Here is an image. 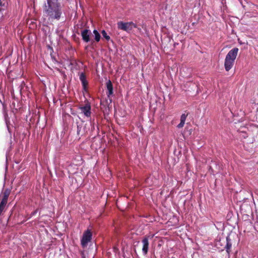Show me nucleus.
Returning <instances> with one entry per match:
<instances>
[{
  "instance_id": "f3484780",
  "label": "nucleus",
  "mask_w": 258,
  "mask_h": 258,
  "mask_svg": "<svg viewBox=\"0 0 258 258\" xmlns=\"http://www.w3.org/2000/svg\"><path fill=\"white\" fill-rule=\"evenodd\" d=\"M82 258H85V256L84 255H83Z\"/></svg>"
},
{
  "instance_id": "20e7f679",
  "label": "nucleus",
  "mask_w": 258,
  "mask_h": 258,
  "mask_svg": "<svg viewBox=\"0 0 258 258\" xmlns=\"http://www.w3.org/2000/svg\"><path fill=\"white\" fill-rule=\"evenodd\" d=\"M10 195V191L6 190L3 194V198L0 203V215L4 211L5 206L7 203L8 199Z\"/></svg>"
},
{
  "instance_id": "ddd939ff",
  "label": "nucleus",
  "mask_w": 258,
  "mask_h": 258,
  "mask_svg": "<svg viewBox=\"0 0 258 258\" xmlns=\"http://www.w3.org/2000/svg\"><path fill=\"white\" fill-rule=\"evenodd\" d=\"M80 80L81 81L82 85L85 89L87 84V81L86 80L85 76L83 73H81L80 75Z\"/></svg>"
},
{
  "instance_id": "f8f14e48",
  "label": "nucleus",
  "mask_w": 258,
  "mask_h": 258,
  "mask_svg": "<svg viewBox=\"0 0 258 258\" xmlns=\"http://www.w3.org/2000/svg\"><path fill=\"white\" fill-rule=\"evenodd\" d=\"M106 87L108 91L107 95L108 97H109L113 93V87L112 83L110 80L107 82Z\"/></svg>"
},
{
  "instance_id": "39448f33",
  "label": "nucleus",
  "mask_w": 258,
  "mask_h": 258,
  "mask_svg": "<svg viewBox=\"0 0 258 258\" xmlns=\"http://www.w3.org/2000/svg\"><path fill=\"white\" fill-rule=\"evenodd\" d=\"M238 48L234 47L230 50L226 56V58L235 61L238 52Z\"/></svg>"
},
{
  "instance_id": "6e6552de",
  "label": "nucleus",
  "mask_w": 258,
  "mask_h": 258,
  "mask_svg": "<svg viewBox=\"0 0 258 258\" xmlns=\"http://www.w3.org/2000/svg\"><path fill=\"white\" fill-rule=\"evenodd\" d=\"M90 34H91L90 31L88 29H85L82 31L81 35H82L83 40L85 42H88L90 40Z\"/></svg>"
},
{
  "instance_id": "7ed1b4c3",
  "label": "nucleus",
  "mask_w": 258,
  "mask_h": 258,
  "mask_svg": "<svg viewBox=\"0 0 258 258\" xmlns=\"http://www.w3.org/2000/svg\"><path fill=\"white\" fill-rule=\"evenodd\" d=\"M78 108L80 110V113L83 114L85 116L87 117L91 116V107L90 103L87 102L84 105H80Z\"/></svg>"
},
{
  "instance_id": "f03ea898",
  "label": "nucleus",
  "mask_w": 258,
  "mask_h": 258,
  "mask_svg": "<svg viewBox=\"0 0 258 258\" xmlns=\"http://www.w3.org/2000/svg\"><path fill=\"white\" fill-rule=\"evenodd\" d=\"M92 232L90 229H87L84 232L81 240V243L83 247L87 246L88 243L92 239Z\"/></svg>"
},
{
  "instance_id": "9d476101",
  "label": "nucleus",
  "mask_w": 258,
  "mask_h": 258,
  "mask_svg": "<svg viewBox=\"0 0 258 258\" xmlns=\"http://www.w3.org/2000/svg\"><path fill=\"white\" fill-rule=\"evenodd\" d=\"M226 244L225 246V248L227 252V253H229L230 251V249L232 246V242L229 236H227L226 238Z\"/></svg>"
},
{
  "instance_id": "0eeeda50",
  "label": "nucleus",
  "mask_w": 258,
  "mask_h": 258,
  "mask_svg": "<svg viewBox=\"0 0 258 258\" xmlns=\"http://www.w3.org/2000/svg\"><path fill=\"white\" fill-rule=\"evenodd\" d=\"M234 60L229 59L228 58H227L225 57V61H224V67L226 71H229L231 68H232L234 63Z\"/></svg>"
},
{
  "instance_id": "dca6fc26",
  "label": "nucleus",
  "mask_w": 258,
  "mask_h": 258,
  "mask_svg": "<svg viewBox=\"0 0 258 258\" xmlns=\"http://www.w3.org/2000/svg\"><path fill=\"white\" fill-rule=\"evenodd\" d=\"M130 30H131L133 28H137V25L133 22H130Z\"/></svg>"
},
{
  "instance_id": "f257e3e1",
  "label": "nucleus",
  "mask_w": 258,
  "mask_h": 258,
  "mask_svg": "<svg viewBox=\"0 0 258 258\" xmlns=\"http://www.w3.org/2000/svg\"><path fill=\"white\" fill-rule=\"evenodd\" d=\"M44 12L49 20H58L61 15L60 6L57 0H47L44 7Z\"/></svg>"
},
{
  "instance_id": "423d86ee",
  "label": "nucleus",
  "mask_w": 258,
  "mask_h": 258,
  "mask_svg": "<svg viewBox=\"0 0 258 258\" xmlns=\"http://www.w3.org/2000/svg\"><path fill=\"white\" fill-rule=\"evenodd\" d=\"M142 242L143 243L142 252L144 255H146L148 253L149 245L148 237H144Z\"/></svg>"
},
{
  "instance_id": "9b49d317",
  "label": "nucleus",
  "mask_w": 258,
  "mask_h": 258,
  "mask_svg": "<svg viewBox=\"0 0 258 258\" xmlns=\"http://www.w3.org/2000/svg\"><path fill=\"white\" fill-rule=\"evenodd\" d=\"M188 115V114H185V113H183L181 116H180V123L177 125V127L178 128H180L181 127H182L184 124H185V120H186V118L187 117Z\"/></svg>"
},
{
  "instance_id": "1a4fd4ad",
  "label": "nucleus",
  "mask_w": 258,
  "mask_h": 258,
  "mask_svg": "<svg viewBox=\"0 0 258 258\" xmlns=\"http://www.w3.org/2000/svg\"><path fill=\"white\" fill-rule=\"evenodd\" d=\"M117 27L118 29L127 32L129 28V24L128 23L120 21L117 23Z\"/></svg>"
},
{
  "instance_id": "4468645a",
  "label": "nucleus",
  "mask_w": 258,
  "mask_h": 258,
  "mask_svg": "<svg viewBox=\"0 0 258 258\" xmlns=\"http://www.w3.org/2000/svg\"><path fill=\"white\" fill-rule=\"evenodd\" d=\"M93 33L95 35V39L97 42L99 41L100 39V35L96 30H93Z\"/></svg>"
},
{
  "instance_id": "2eb2a0df",
  "label": "nucleus",
  "mask_w": 258,
  "mask_h": 258,
  "mask_svg": "<svg viewBox=\"0 0 258 258\" xmlns=\"http://www.w3.org/2000/svg\"><path fill=\"white\" fill-rule=\"evenodd\" d=\"M101 33H102V34L103 36V37H104V38H105L107 40H109V39H110V37H109L108 35H107V33H106V32H105V30H103V31H102V32H101Z\"/></svg>"
}]
</instances>
